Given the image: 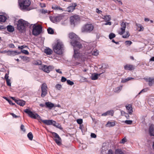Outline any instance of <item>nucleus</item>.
<instances>
[{"instance_id": "0e129e2a", "label": "nucleus", "mask_w": 154, "mask_h": 154, "mask_svg": "<svg viewBox=\"0 0 154 154\" xmlns=\"http://www.w3.org/2000/svg\"><path fill=\"white\" fill-rule=\"evenodd\" d=\"M8 102H9V104H12V105H14V104H15L14 103H13V102H12L11 100H9V101H8Z\"/></svg>"}, {"instance_id": "3c124183", "label": "nucleus", "mask_w": 154, "mask_h": 154, "mask_svg": "<svg viewBox=\"0 0 154 154\" xmlns=\"http://www.w3.org/2000/svg\"><path fill=\"white\" fill-rule=\"evenodd\" d=\"M56 88L57 89L59 90L61 88V86L59 84H57L56 85Z\"/></svg>"}, {"instance_id": "393cba45", "label": "nucleus", "mask_w": 154, "mask_h": 154, "mask_svg": "<svg viewBox=\"0 0 154 154\" xmlns=\"http://www.w3.org/2000/svg\"><path fill=\"white\" fill-rule=\"evenodd\" d=\"M45 53L47 55H50L52 54L53 51L50 48H46L45 50Z\"/></svg>"}, {"instance_id": "a19ab883", "label": "nucleus", "mask_w": 154, "mask_h": 154, "mask_svg": "<svg viewBox=\"0 0 154 154\" xmlns=\"http://www.w3.org/2000/svg\"><path fill=\"white\" fill-rule=\"evenodd\" d=\"M74 18V20L76 21V22L79 20V17L78 15H74L72 16Z\"/></svg>"}, {"instance_id": "1a4fd4ad", "label": "nucleus", "mask_w": 154, "mask_h": 154, "mask_svg": "<svg viewBox=\"0 0 154 154\" xmlns=\"http://www.w3.org/2000/svg\"><path fill=\"white\" fill-rule=\"evenodd\" d=\"M48 87L46 83L43 84L41 86L42 93L41 96L42 97H45L48 93Z\"/></svg>"}, {"instance_id": "5fc2aeb1", "label": "nucleus", "mask_w": 154, "mask_h": 154, "mask_svg": "<svg viewBox=\"0 0 154 154\" xmlns=\"http://www.w3.org/2000/svg\"><path fill=\"white\" fill-rule=\"evenodd\" d=\"M41 12L42 13L44 14L48 13V11L46 10H42L41 11Z\"/></svg>"}, {"instance_id": "4468645a", "label": "nucleus", "mask_w": 154, "mask_h": 154, "mask_svg": "<svg viewBox=\"0 0 154 154\" xmlns=\"http://www.w3.org/2000/svg\"><path fill=\"white\" fill-rule=\"evenodd\" d=\"M124 69L125 70H132L135 68V66L132 65L127 64L124 66Z\"/></svg>"}, {"instance_id": "20e7f679", "label": "nucleus", "mask_w": 154, "mask_h": 154, "mask_svg": "<svg viewBox=\"0 0 154 154\" xmlns=\"http://www.w3.org/2000/svg\"><path fill=\"white\" fill-rule=\"evenodd\" d=\"M18 3L20 9L21 10H29L28 8L31 4L29 0H18Z\"/></svg>"}, {"instance_id": "c03bdc74", "label": "nucleus", "mask_w": 154, "mask_h": 154, "mask_svg": "<svg viewBox=\"0 0 154 154\" xmlns=\"http://www.w3.org/2000/svg\"><path fill=\"white\" fill-rule=\"evenodd\" d=\"M6 81L7 85L8 86H11V82L10 79L6 80Z\"/></svg>"}, {"instance_id": "5701e85b", "label": "nucleus", "mask_w": 154, "mask_h": 154, "mask_svg": "<svg viewBox=\"0 0 154 154\" xmlns=\"http://www.w3.org/2000/svg\"><path fill=\"white\" fill-rule=\"evenodd\" d=\"M115 122H110L108 121L106 125V127H110L114 126L115 125Z\"/></svg>"}, {"instance_id": "9b49d317", "label": "nucleus", "mask_w": 154, "mask_h": 154, "mask_svg": "<svg viewBox=\"0 0 154 154\" xmlns=\"http://www.w3.org/2000/svg\"><path fill=\"white\" fill-rule=\"evenodd\" d=\"M41 121L45 124L49 125H52L54 126H57L56 122L52 120H41Z\"/></svg>"}, {"instance_id": "dca6fc26", "label": "nucleus", "mask_w": 154, "mask_h": 154, "mask_svg": "<svg viewBox=\"0 0 154 154\" xmlns=\"http://www.w3.org/2000/svg\"><path fill=\"white\" fill-rule=\"evenodd\" d=\"M137 29L139 32L143 31L144 29L143 27L140 24L137 23H135Z\"/></svg>"}, {"instance_id": "c85d7f7f", "label": "nucleus", "mask_w": 154, "mask_h": 154, "mask_svg": "<svg viewBox=\"0 0 154 154\" xmlns=\"http://www.w3.org/2000/svg\"><path fill=\"white\" fill-rule=\"evenodd\" d=\"M99 52L97 50L95 49L91 52V54L92 55L94 56H97L98 55Z\"/></svg>"}, {"instance_id": "bb28decb", "label": "nucleus", "mask_w": 154, "mask_h": 154, "mask_svg": "<svg viewBox=\"0 0 154 154\" xmlns=\"http://www.w3.org/2000/svg\"><path fill=\"white\" fill-rule=\"evenodd\" d=\"M7 30L8 31L10 32H13L14 30V27L11 25H8L7 26Z\"/></svg>"}, {"instance_id": "6e6d98bb", "label": "nucleus", "mask_w": 154, "mask_h": 154, "mask_svg": "<svg viewBox=\"0 0 154 154\" xmlns=\"http://www.w3.org/2000/svg\"><path fill=\"white\" fill-rule=\"evenodd\" d=\"M148 89L146 88L142 90L139 93V94H140L142 92H146L147 91Z\"/></svg>"}, {"instance_id": "9d476101", "label": "nucleus", "mask_w": 154, "mask_h": 154, "mask_svg": "<svg viewBox=\"0 0 154 154\" xmlns=\"http://www.w3.org/2000/svg\"><path fill=\"white\" fill-rule=\"evenodd\" d=\"M52 134L54 138V140L56 143L59 145H60L61 144V140L58 134L55 132H52Z\"/></svg>"}, {"instance_id": "4d7b16f0", "label": "nucleus", "mask_w": 154, "mask_h": 154, "mask_svg": "<svg viewBox=\"0 0 154 154\" xmlns=\"http://www.w3.org/2000/svg\"><path fill=\"white\" fill-rule=\"evenodd\" d=\"M67 81L66 79V78L64 77H62L61 79V81L62 82H65L66 81Z\"/></svg>"}, {"instance_id": "aec40b11", "label": "nucleus", "mask_w": 154, "mask_h": 154, "mask_svg": "<svg viewBox=\"0 0 154 154\" xmlns=\"http://www.w3.org/2000/svg\"><path fill=\"white\" fill-rule=\"evenodd\" d=\"M46 107L50 109H51L54 106V105L50 102H46L45 103Z\"/></svg>"}, {"instance_id": "72a5a7b5", "label": "nucleus", "mask_w": 154, "mask_h": 154, "mask_svg": "<svg viewBox=\"0 0 154 154\" xmlns=\"http://www.w3.org/2000/svg\"><path fill=\"white\" fill-rule=\"evenodd\" d=\"M70 22L71 24L74 25L76 22V21L74 20V18L72 16L70 17Z\"/></svg>"}, {"instance_id": "58836bf2", "label": "nucleus", "mask_w": 154, "mask_h": 154, "mask_svg": "<svg viewBox=\"0 0 154 154\" xmlns=\"http://www.w3.org/2000/svg\"><path fill=\"white\" fill-rule=\"evenodd\" d=\"M124 122L128 125H131L132 124V121L131 120H125L124 121Z\"/></svg>"}, {"instance_id": "b1692460", "label": "nucleus", "mask_w": 154, "mask_h": 154, "mask_svg": "<svg viewBox=\"0 0 154 154\" xmlns=\"http://www.w3.org/2000/svg\"><path fill=\"white\" fill-rule=\"evenodd\" d=\"M122 88V86H121L114 88L113 89L114 91L116 93H118L120 92Z\"/></svg>"}, {"instance_id": "a211bd4d", "label": "nucleus", "mask_w": 154, "mask_h": 154, "mask_svg": "<svg viewBox=\"0 0 154 154\" xmlns=\"http://www.w3.org/2000/svg\"><path fill=\"white\" fill-rule=\"evenodd\" d=\"M101 73L97 74L94 73L92 74L91 76V79L92 80H96L97 79L98 76H100Z\"/></svg>"}, {"instance_id": "a18cd8bd", "label": "nucleus", "mask_w": 154, "mask_h": 154, "mask_svg": "<svg viewBox=\"0 0 154 154\" xmlns=\"http://www.w3.org/2000/svg\"><path fill=\"white\" fill-rule=\"evenodd\" d=\"M127 139H126V138L125 137H124V138H123V139H122V140L120 142V143H121L124 144V143H125V142L127 141Z\"/></svg>"}, {"instance_id": "412c9836", "label": "nucleus", "mask_w": 154, "mask_h": 154, "mask_svg": "<svg viewBox=\"0 0 154 154\" xmlns=\"http://www.w3.org/2000/svg\"><path fill=\"white\" fill-rule=\"evenodd\" d=\"M15 102L21 106H23L25 104V102L21 100H15Z\"/></svg>"}, {"instance_id": "c756f323", "label": "nucleus", "mask_w": 154, "mask_h": 154, "mask_svg": "<svg viewBox=\"0 0 154 154\" xmlns=\"http://www.w3.org/2000/svg\"><path fill=\"white\" fill-rule=\"evenodd\" d=\"M8 52V53L10 54L9 55H12L13 56H14L15 55L19 54H20L19 52L17 53L16 51H10Z\"/></svg>"}, {"instance_id": "bf43d9fd", "label": "nucleus", "mask_w": 154, "mask_h": 154, "mask_svg": "<svg viewBox=\"0 0 154 154\" xmlns=\"http://www.w3.org/2000/svg\"><path fill=\"white\" fill-rule=\"evenodd\" d=\"M107 154H114V153L112 150L111 149H109L108 151Z\"/></svg>"}, {"instance_id": "de8ad7c7", "label": "nucleus", "mask_w": 154, "mask_h": 154, "mask_svg": "<svg viewBox=\"0 0 154 154\" xmlns=\"http://www.w3.org/2000/svg\"><path fill=\"white\" fill-rule=\"evenodd\" d=\"M25 126L23 125H21L20 127V129L21 130L23 131V132H25L26 131V130L24 128Z\"/></svg>"}, {"instance_id": "4c0bfd02", "label": "nucleus", "mask_w": 154, "mask_h": 154, "mask_svg": "<svg viewBox=\"0 0 154 154\" xmlns=\"http://www.w3.org/2000/svg\"><path fill=\"white\" fill-rule=\"evenodd\" d=\"M107 113L108 115H111L112 116L114 114V111L113 110H109L107 111Z\"/></svg>"}, {"instance_id": "864d4df0", "label": "nucleus", "mask_w": 154, "mask_h": 154, "mask_svg": "<svg viewBox=\"0 0 154 154\" xmlns=\"http://www.w3.org/2000/svg\"><path fill=\"white\" fill-rule=\"evenodd\" d=\"M81 80L83 82H85L86 81L87 79L86 78L83 77H81Z\"/></svg>"}, {"instance_id": "c9c22d12", "label": "nucleus", "mask_w": 154, "mask_h": 154, "mask_svg": "<svg viewBox=\"0 0 154 154\" xmlns=\"http://www.w3.org/2000/svg\"><path fill=\"white\" fill-rule=\"evenodd\" d=\"M48 33L50 34H53L54 33V31L53 29L50 27H49L47 29Z\"/></svg>"}, {"instance_id": "6ab92c4d", "label": "nucleus", "mask_w": 154, "mask_h": 154, "mask_svg": "<svg viewBox=\"0 0 154 154\" xmlns=\"http://www.w3.org/2000/svg\"><path fill=\"white\" fill-rule=\"evenodd\" d=\"M149 133L150 135L154 136V127L152 125L150 126L149 128Z\"/></svg>"}, {"instance_id": "423d86ee", "label": "nucleus", "mask_w": 154, "mask_h": 154, "mask_svg": "<svg viewBox=\"0 0 154 154\" xmlns=\"http://www.w3.org/2000/svg\"><path fill=\"white\" fill-rule=\"evenodd\" d=\"M94 28V26L91 24L87 23L84 24L82 27L81 31L84 33H90L93 31Z\"/></svg>"}, {"instance_id": "09e8293b", "label": "nucleus", "mask_w": 154, "mask_h": 154, "mask_svg": "<svg viewBox=\"0 0 154 154\" xmlns=\"http://www.w3.org/2000/svg\"><path fill=\"white\" fill-rule=\"evenodd\" d=\"M148 82H149V86H152V82L150 78H149L148 80Z\"/></svg>"}, {"instance_id": "69168bd1", "label": "nucleus", "mask_w": 154, "mask_h": 154, "mask_svg": "<svg viewBox=\"0 0 154 154\" xmlns=\"http://www.w3.org/2000/svg\"><path fill=\"white\" fill-rule=\"evenodd\" d=\"M107 115H108V114L107 113V112H105L104 113L102 114V116H106Z\"/></svg>"}, {"instance_id": "473e14b6", "label": "nucleus", "mask_w": 154, "mask_h": 154, "mask_svg": "<svg viewBox=\"0 0 154 154\" xmlns=\"http://www.w3.org/2000/svg\"><path fill=\"white\" fill-rule=\"evenodd\" d=\"M52 8L53 9L56 10H57L58 9L60 10H63V9L61 8L57 5H54L52 7Z\"/></svg>"}, {"instance_id": "052dcab7", "label": "nucleus", "mask_w": 154, "mask_h": 154, "mask_svg": "<svg viewBox=\"0 0 154 154\" xmlns=\"http://www.w3.org/2000/svg\"><path fill=\"white\" fill-rule=\"evenodd\" d=\"M96 11L97 13L98 14H101L102 12V11H101L98 8H97L96 9Z\"/></svg>"}, {"instance_id": "680f3d73", "label": "nucleus", "mask_w": 154, "mask_h": 154, "mask_svg": "<svg viewBox=\"0 0 154 154\" xmlns=\"http://www.w3.org/2000/svg\"><path fill=\"white\" fill-rule=\"evenodd\" d=\"M107 22L104 24L105 25H111V23L109 21H107Z\"/></svg>"}, {"instance_id": "0eeeda50", "label": "nucleus", "mask_w": 154, "mask_h": 154, "mask_svg": "<svg viewBox=\"0 0 154 154\" xmlns=\"http://www.w3.org/2000/svg\"><path fill=\"white\" fill-rule=\"evenodd\" d=\"M82 45H81V46L80 47H79L78 46H73L74 54L73 56V59H74L75 60H78L80 54L78 51V50L82 48Z\"/></svg>"}, {"instance_id": "ddd939ff", "label": "nucleus", "mask_w": 154, "mask_h": 154, "mask_svg": "<svg viewBox=\"0 0 154 154\" xmlns=\"http://www.w3.org/2000/svg\"><path fill=\"white\" fill-rule=\"evenodd\" d=\"M63 17L60 15H58L54 17L51 18V21L54 23L59 22L63 18Z\"/></svg>"}, {"instance_id": "f03ea898", "label": "nucleus", "mask_w": 154, "mask_h": 154, "mask_svg": "<svg viewBox=\"0 0 154 154\" xmlns=\"http://www.w3.org/2000/svg\"><path fill=\"white\" fill-rule=\"evenodd\" d=\"M35 65H39V68L44 72L49 73L51 71L54 69V67L53 66H48L42 64V61L40 60L36 61L35 63Z\"/></svg>"}, {"instance_id": "603ef678", "label": "nucleus", "mask_w": 154, "mask_h": 154, "mask_svg": "<svg viewBox=\"0 0 154 154\" xmlns=\"http://www.w3.org/2000/svg\"><path fill=\"white\" fill-rule=\"evenodd\" d=\"M27 47V46L25 45H23L21 46H19L18 47V48L19 49H23V48H25Z\"/></svg>"}, {"instance_id": "4be33fe9", "label": "nucleus", "mask_w": 154, "mask_h": 154, "mask_svg": "<svg viewBox=\"0 0 154 154\" xmlns=\"http://www.w3.org/2000/svg\"><path fill=\"white\" fill-rule=\"evenodd\" d=\"M115 154H125V151L120 149H116Z\"/></svg>"}, {"instance_id": "6e6552de", "label": "nucleus", "mask_w": 154, "mask_h": 154, "mask_svg": "<svg viewBox=\"0 0 154 154\" xmlns=\"http://www.w3.org/2000/svg\"><path fill=\"white\" fill-rule=\"evenodd\" d=\"M24 111L28 114L29 116L31 118L34 119H37L40 118V116L37 113H34L28 109H26L24 110Z\"/></svg>"}, {"instance_id": "37998d69", "label": "nucleus", "mask_w": 154, "mask_h": 154, "mask_svg": "<svg viewBox=\"0 0 154 154\" xmlns=\"http://www.w3.org/2000/svg\"><path fill=\"white\" fill-rule=\"evenodd\" d=\"M21 51L22 53L26 54L28 55L29 54V52L26 50L23 49Z\"/></svg>"}, {"instance_id": "8fccbe9b", "label": "nucleus", "mask_w": 154, "mask_h": 154, "mask_svg": "<svg viewBox=\"0 0 154 154\" xmlns=\"http://www.w3.org/2000/svg\"><path fill=\"white\" fill-rule=\"evenodd\" d=\"M9 77L8 76V73H6L5 74V79L6 80L9 79H9Z\"/></svg>"}, {"instance_id": "49530a36", "label": "nucleus", "mask_w": 154, "mask_h": 154, "mask_svg": "<svg viewBox=\"0 0 154 154\" xmlns=\"http://www.w3.org/2000/svg\"><path fill=\"white\" fill-rule=\"evenodd\" d=\"M77 122L78 124L81 125L82 123V119H78L77 120Z\"/></svg>"}, {"instance_id": "7ed1b4c3", "label": "nucleus", "mask_w": 154, "mask_h": 154, "mask_svg": "<svg viewBox=\"0 0 154 154\" xmlns=\"http://www.w3.org/2000/svg\"><path fill=\"white\" fill-rule=\"evenodd\" d=\"M69 37L71 39L70 43L72 46H78L79 47H81L82 44L78 42L79 38L75 34L72 32L70 33L69 34Z\"/></svg>"}, {"instance_id": "ea45409f", "label": "nucleus", "mask_w": 154, "mask_h": 154, "mask_svg": "<svg viewBox=\"0 0 154 154\" xmlns=\"http://www.w3.org/2000/svg\"><path fill=\"white\" fill-rule=\"evenodd\" d=\"M66 82L68 84L70 85H72L74 84V82L69 80H67Z\"/></svg>"}, {"instance_id": "39448f33", "label": "nucleus", "mask_w": 154, "mask_h": 154, "mask_svg": "<svg viewBox=\"0 0 154 154\" xmlns=\"http://www.w3.org/2000/svg\"><path fill=\"white\" fill-rule=\"evenodd\" d=\"M64 49L63 44L61 42H58L53 47V50L57 54H61Z\"/></svg>"}, {"instance_id": "2f4dec72", "label": "nucleus", "mask_w": 154, "mask_h": 154, "mask_svg": "<svg viewBox=\"0 0 154 154\" xmlns=\"http://www.w3.org/2000/svg\"><path fill=\"white\" fill-rule=\"evenodd\" d=\"M134 79V78H133L128 77L126 79H122L121 82L122 83H125L130 80L133 79Z\"/></svg>"}, {"instance_id": "f704fd0d", "label": "nucleus", "mask_w": 154, "mask_h": 154, "mask_svg": "<svg viewBox=\"0 0 154 154\" xmlns=\"http://www.w3.org/2000/svg\"><path fill=\"white\" fill-rule=\"evenodd\" d=\"M27 137L30 140H32L33 135L31 132H30L28 134Z\"/></svg>"}, {"instance_id": "f257e3e1", "label": "nucleus", "mask_w": 154, "mask_h": 154, "mask_svg": "<svg viewBox=\"0 0 154 154\" xmlns=\"http://www.w3.org/2000/svg\"><path fill=\"white\" fill-rule=\"evenodd\" d=\"M31 26H32V34L33 35L37 36L42 32V27L40 25L35 23L30 25L27 22L21 19L17 22V29L20 32H24L26 26L31 27Z\"/></svg>"}, {"instance_id": "f8f14e48", "label": "nucleus", "mask_w": 154, "mask_h": 154, "mask_svg": "<svg viewBox=\"0 0 154 154\" xmlns=\"http://www.w3.org/2000/svg\"><path fill=\"white\" fill-rule=\"evenodd\" d=\"M126 22H123L121 24L120 31L119 32V35H123L125 32L126 28Z\"/></svg>"}, {"instance_id": "7c9ffc66", "label": "nucleus", "mask_w": 154, "mask_h": 154, "mask_svg": "<svg viewBox=\"0 0 154 154\" xmlns=\"http://www.w3.org/2000/svg\"><path fill=\"white\" fill-rule=\"evenodd\" d=\"M103 19L104 20L106 21H108L111 19V18L110 15H106L104 16Z\"/></svg>"}, {"instance_id": "774afa93", "label": "nucleus", "mask_w": 154, "mask_h": 154, "mask_svg": "<svg viewBox=\"0 0 154 154\" xmlns=\"http://www.w3.org/2000/svg\"><path fill=\"white\" fill-rule=\"evenodd\" d=\"M10 47L11 48H14L15 47V46H14V45L13 44H11L10 45Z\"/></svg>"}, {"instance_id": "2eb2a0df", "label": "nucleus", "mask_w": 154, "mask_h": 154, "mask_svg": "<svg viewBox=\"0 0 154 154\" xmlns=\"http://www.w3.org/2000/svg\"><path fill=\"white\" fill-rule=\"evenodd\" d=\"M77 5L76 3H73L67 8L68 11L69 12L72 11L75 8V7Z\"/></svg>"}, {"instance_id": "79ce46f5", "label": "nucleus", "mask_w": 154, "mask_h": 154, "mask_svg": "<svg viewBox=\"0 0 154 154\" xmlns=\"http://www.w3.org/2000/svg\"><path fill=\"white\" fill-rule=\"evenodd\" d=\"M132 43V42L130 41H126L125 42V44L126 45H130Z\"/></svg>"}, {"instance_id": "13d9d810", "label": "nucleus", "mask_w": 154, "mask_h": 154, "mask_svg": "<svg viewBox=\"0 0 154 154\" xmlns=\"http://www.w3.org/2000/svg\"><path fill=\"white\" fill-rule=\"evenodd\" d=\"M91 137L94 138H95L97 137L96 134L93 133H91Z\"/></svg>"}, {"instance_id": "f3484780", "label": "nucleus", "mask_w": 154, "mask_h": 154, "mask_svg": "<svg viewBox=\"0 0 154 154\" xmlns=\"http://www.w3.org/2000/svg\"><path fill=\"white\" fill-rule=\"evenodd\" d=\"M126 108L128 114L131 115L133 112L132 105L131 104H128L127 106H126Z\"/></svg>"}, {"instance_id": "cd10ccee", "label": "nucleus", "mask_w": 154, "mask_h": 154, "mask_svg": "<svg viewBox=\"0 0 154 154\" xmlns=\"http://www.w3.org/2000/svg\"><path fill=\"white\" fill-rule=\"evenodd\" d=\"M7 20V17L5 16L0 15V22H4Z\"/></svg>"}, {"instance_id": "a878e982", "label": "nucleus", "mask_w": 154, "mask_h": 154, "mask_svg": "<svg viewBox=\"0 0 154 154\" xmlns=\"http://www.w3.org/2000/svg\"><path fill=\"white\" fill-rule=\"evenodd\" d=\"M122 35V37L123 38H128L130 35L129 33V32L128 31H127L125 32Z\"/></svg>"}, {"instance_id": "338daca9", "label": "nucleus", "mask_w": 154, "mask_h": 154, "mask_svg": "<svg viewBox=\"0 0 154 154\" xmlns=\"http://www.w3.org/2000/svg\"><path fill=\"white\" fill-rule=\"evenodd\" d=\"M60 69H57L56 70V71L57 72L60 73V74L62 73V72L61 71H60Z\"/></svg>"}, {"instance_id": "e2e57ef3", "label": "nucleus", "mask_w": 154, "mask_h": 154, "mask_svg": "<svg viewBox=\"0 0 154 154\" xmlns=\"http://www.w3.org/2000/svg\"><path fill=\"white\" fill-rule=\"evenodd\" d=\"M11 114L12 116L13 117L15 118H17L18 117V116L16 115L15 114H14L13 113H11Z\"/></svg>"}, {"instance_id": "e433bc0d", "label": "nucleus", "mask_w": 154, "mask_h": 154, "mask_svg": "<svg viewBox=\"0 0 154 154\" xmlns=\"http://www.w3.org/2000/svg\"><path fill=\"white\" fill-rule=\"evenodd\" d=\"M115 36H116L115 35L112 33H110L109 35V39H111L114 38H115Z\"/></svg>"}]
</instances>
